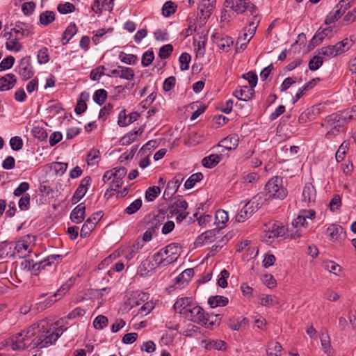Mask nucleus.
I'll return each mask as SVG.
<instances>
[{
	"label": "nucleus",
	"instance_id": "11",
	"mask_svg": "<svg viewBox=\"0 0 356 356\" xmlns=\"http://www.w3.org/2000/svg\"><path fill=\"white\" fill-rule=\"evenodd\" d=\"M17 83V78L14 74H7L0 78V90L6 91L12 89Z\"/></svg>",
	"mask_w": 356,
	"mask_h": 356
},
{
	"label": "nucleus",
	"instance_id": "59",
	"mask_svg": "<svg viewBox=\"0 0 356 356\" xmlns=\"http://www.w3.org/2000/svg\"><path fill=\"white\" fill-rule=\"evenodd\" d=\"M35 6L36 5L33 1L25 2L22 6V10L24 15L30 16L35 10Z\"/></svg>",
	"mask_w": 356,
	"mask_h": 356
},
{
	"label": "nucleus",
	"instance_id": "23",
	"mask_svg": "<svg viewBox=\"0 0 356 356\" xmlns=\"http://www.w3.org/2000/svg\"><path fill=\"white\" fill-rule=\"evenodd\" d=\"M42 334L43 336V340L45 343L44 346H46V347L54 344L61 335V334H59L58 332H55L52 331L51 329L47 330L46 331H43Z\"/></svg>",
	"mask_w": 356,
	"mask_h": 356
},
{
	"label": "nucleus",
	"instance_id": "37",
	"mask_svg": "<svg viewBox=\"0 0 356 356\" xmlns=\"http://www.w3.org/2000/svg\"><path fill=\"white\" fill-rule=\"evenodd\" d=\"M107 96V92L104 89H99L95 92L93 100L96 104L102 106L106 102Z\"/></svg>",
	"mask_w": 356,
	"mask_h": 356
},
{
	"label": "nucleus",
	"instance_id": "40",
	"mask_svg": "<svg viewBox=\"0 0 356 356\" xmlns=\"http://www.w3.org/2000/svg\"><path fill=\"white\" fill-rule=\"evenodd\" d=\"M119 59L127 65H134L138 60L137 56L134 54H127L123 51H120L119 54Z\"/></svg>",
	"mask_w": 356,
	"mask_h": 356
},
{
	"label": "nucleus",
	"instance_id": "56",
	"mask_svg": "<svg viewBox=\"0 0 356 356\" xmlns=\"http://www.w3.org/2000/svg\"><path fill=\"white\" fill-rule=\"evenodd\" d=\"M177 6L172 1H166L163 6V15L169 17L176 12Z\"/></svg>",
	"mask_w": 356,
	"mask_h": 356
},
{
	"label": "nucleus",
	"instance_id": "21",
	"mask_svg": "<svg viewBox=\"0 0 356 356\" xmlns=\"http://www.w3.org/2000/svg\"><path fill=\"white\" fill-rule=\"evenodd\" d=\"M229 303V299L222 296H211L208 298V304L211 308L225 307Z\"/></svg>",
	"mask_w": 356,
	"mask_h": 356
},
{
	"label": "nucleus",
	"instance_id": "1",
	"mask_svg": "<svg viewBox=\"0 0 356 356\" xmlns=\"http://www.w3.org/2000/svg\"><path fill=\"white\" fill-rule=\"evenodd\" d=\"M353 115H349L346 111L334 113L327 115L321 122V126L329 131L325 134V138L332 139L334 136L342 131L348 120H353Z\"/></svg>",
	"mask_w": 356,
	"mask_h": 356
},
{
	"label": "nucleus",
	"instance_id": "31",
	"mask_svg": "<svg viewBox=\"0 0 356 356\" xmlns=\"http://www.w3.org/2000/svg\"><path fill=\"white\" fill-rule=\"evenodd\" d=\"M326 233L331 237L342 236L345 237L346 232L343 228L340 225H330L326 229Z\"/></svg>",
	"mask_w": 356,
	"mask_h": 356
},
{
	"label": "nucleus",
	"instance_id": "55",
	"mask_svg": "<svg viewBox=\"0 0 356 356\" xmlns=\"http://www.w3.org/2000/svg\"><path fill=\"white\" fill-rule=\"evenodd\" d=\"M119 69H121L120 78L127 80H132L134 77V71L131 67L118 66Z\"/></svg>",
	"mask_w": 356,
	"mask_h": 356
},
{
	"label": "nucleus",
	"instance_id": "17",
	"mask_svg": "<svg viewBox=\"0 0 356 356\" xmlns=\"http://www.w3.org/2000/svg\"><path fill=\"white\" fill-rule=\"evenodd\" d=\"M254 213L255 211L252 209V207L247 202L236 216V220L238 222H244Z\"/></svg>",
	"mask_w": 356,
	"mask_h": 356
},
{
	"label": "nucleus",
	"instance_id": "49",
	"mask_svg": "<svg viewBox=\"0 0 356 356\" xmlns=\"http://www.w3.org/2000/svg\"><path fill=\"white\" fill-rule=\"evenodd\" d=\"M323 63V58L319 56H314L309 62V69L312 71L317 70Z\"/></svg>",
	"mask_w": 356,
	"mask_h": 356
},
{
	"label": "nucleus",
	"instance_id": "7",
	"mask_svg": "<svg viewBox=\"0 0 356 356\" xmlns=\"http://www.w3.org/2000/svg\"><path fill=\"white\" fill-rule=\"evenodd\" d=\"M183 180L184 177L179 173L176 175L171 181H169L163 193V198L166 199V197L171 198L177 191Z\"/></svg>",
	"mask_w": 356,
	"mask_h": 356
},
{
	"label": "nucleus",
	"instance_id": "57",
	"mask_svg": "<svg viewBox=\"0 0 356 356\" xmlns=\"http://www.w3.org/2000/svg\"><path fill=\"white\" fill-rule=\"evenodd\" d=\"M15 60L13 56H8L3 58L0 63V72L10 69L13 66Z\"/></svg>",
	"mask_w": 356,
	"mask_h": 356
},
{
	"label": "nucleus",
	"instance_id": "29",
	"mask_svg": "<svg viewBox=\"0 0 356 356\" xmlns=\"http://www.w3.org/2000/svg\"><path fill=\"white\" fill-rule=\"evenodd\" d=\"M155 268L156 267L154 266V264L150 260H143L138 268V274L140 276H145Z\"/></svg>",
	"mask_w": 356,
	"mask_h": 356
},
{
	"label": "nucleus",
	"instance_id": "28",
	"mask_svg": "<svg viewBox=\"0 0 356 356\" xmlns=\"http://www.w3.org/2000/svg\"><path fill=\"white\" fill-rule=\"evenodd\" d=\"M89 95L86 92H81L80 95L81 99L77 101L74 111L77 115H81L87 109V104L85 100L88 99Z\"/></svg>",
	"mask_w": 356,
	"mask_h": 356
},
{
	"label": "nucleus",
	"instance_id": "52",
	"mask_svg": "<svg viewBox=\"0 0 356 356\" xmlns=\"http://www.w3.org/2000/svg\"><path fill=\"white\" fill-rule=\"evenodd\" d=\"M154 59V51L152 50H147L142 56L141 64L143 67H147L152 63Z\"/></svg>",
	"mask_w": 356,
	"mask_h": 356
},
{
	"label": "nucleus",
	"instance_id": "61",
	"mask_svg": "<svg viewBox=\"0 0 356 356\" xmlns=\"http://www.w3.org/2000/svg\"><path fill=\"white\" fill-rule=\"evenodd\" d=\"M10 145L13 150L19 151L23 147V140L19 136H14L10 138Z\"/></svg>",
	"mask_w": 356,
	"mask_h": 356
},
{
	"label": "nucleus",
	"instance_id": "38",
	"mask_svg": "<svg viewBox=\"0 0 356 356\" xmlns=\"http://www.w3.org/2000/svg\"><path fill=\"white\" fill-rule=\"evenodd\" d=\"M161 192L159 186H151L149 187L145 192V199L148 202L154 200Z\"/></svg>",
	"mask_w": 356,
	"mask_h": 356
},
{
	"label": "nucleus",
	"instance_id": "6",
	"mask_svg": "<svg viewBox=\"0 0 356 356\" xmlns=\"http://www.w3.org/2000/svg\"><path fill=\"white\" fill-rule=\"evenodd\" d=\"M181 246L179 243H172L163 248L165 255V263L170 264L175 262L180 255Z\"/></svg>",
	"mask_w": 356,
	"mask_h": 356
},
{
	"label": "nucleus",
	"instance_id": "10",
	"mask_svg": "<svg viewBox=\"0 0 356 356\" xmlns=\"http://www.w3.org/2000/svg\"><path fill=\"white\" fill-rule=\"evenodd\" d=\"M254 94V88L250 86H242L239 90H235L233 92V95L236 97L238 100L247 102L251 99Z\"/></svg>",
	"mask_w": 356,
	"mask_h": 356
},
{
	"label": "nucleus",
	"instance_id": "43",
	"mask_svg": "<svg viewBox=\"0 0 356 356\" xmlns=\"http://www.w3.org/2000/svg\"><path fill=\"white\" fill-rule=\"evenodd\" d=\"M75 9L76 8L74 5L70 2L60 3L57 6V10L63 15L73 13L75 10Z\"/></svg>",
	"mask_w": 356,
	"mask_h": 356
},
{
	"label": "nucleus",
	"instance_id": "19",
	"mask_svg": "<svg viewBox=\"0 0 356 356\" xmlns=\"http://www.w3.org/2000/svg\"><path fill=\"white\" fill-rule=\"evenodd\" d=\"M213 38L217 39V44L220 49L228 52L230 49V47L233 44L234 41L232 37L226 35L225 37L219 38L216 34L212 35Z\"/></svg>",
	"mask_w": 356,
	"mask_h": 356
},
{
	"label": "nucleus",
	"instance_id": "39",
	"mask_svg": "<svg viewBox=\"0 0 356 356\" xmlns=\"http://www.w3.org/2000/svg\"><path fill=\"white\" fill-rule=\"evenodd\" d=\"M108 319L104 315L97 316L93 321V327L96 330H102L108 325Z\"/></svg>",
	"mask_w": 356,
	"mask_h": 356
},
{
	"label": "nucleus",
	"instance_id": "3",
	"mask_svg": "<svg viewBox=\"0 0 356 356\" xmlns=\"http://www.w3.org/2000/svg\"><path fill=\"white\" fill-rule=\"evenodd\" d=\"M265 191L269 197L284 200L287 190L282 186V178L278 176L271 178L265 186Z\"/></svg>",
	"mask_w": 356,
	"mask_h": 356
},
{
	"label": "nucleus",
	"instance_id": "4",
	"mask_svg": "<svg viewBox=\"0 0 356 356\" xmlns=\"http://www.w3.org/2000/svg\"><path fill=\"white\" fill-rule=\"evenodd\" d=\"M184 316L188 321L200 325V323H204V317H208V315L202 307L193 301L191 307H188Z\"/></svg>",
	"mask_w": 356,
	"mask_h": 356
},
{
	"label": "nucleus",
	"instance_id": "54",
	"mask_svg": "<svg viewBox=\"0 0 356 356\" xmlns=\"http://www.w3.org/2000/svg\"><path fill=\"white\" fill-rule=\"evenodd\" d=\"M242 77L244 79L248 81L249 86H250L251 88H254L256 86L258 81V77L257 74L254 72L250 71L248 73L243 74L242 75Z\"/></svg>",
	"mask_w": 356,
	"mask_h": 356
},
{
	"label": "nucleus",
	"instance_id": "60",
	"mask_svg": "<svg viewBox=\"0 0 356 356\" xmlns=\"http://www.w3.org/2000/svg\"><path fill=\"white\" fill-rule=\"evenodd\" d=\"M99 151L96 149H91L87 156V163L88 165H94L98 163L97 161H95L97 159L99 158Z\"/></svg>",
	"mask_w": 356,
	"mask_h": 356
},
{
	"label": "nucleus",
	"instance_id": "58",
	"mask_svg": "<svg viewBox=\"0 0 356 356\" xmlns=\"http://www.w3.org/2000/svg\"><path fill=\"white\" fill-rule=\"evenodd\" d=\"M18 73L23 81H27L31 79L34 75V70L32 66L18 70Z\"/></svg>",
	"mask_w": 356,
	"mask_h": 356
},
{
	"label": "nucleus",
	"instance_id": "27",
	"mask_svg": "<svg viewBox=\"0 0 356 356\" xmlns=\"http://www.w3.org/2000/svg\"><path fill=\"white\" fill-rule=\"evenodd\" d=\"M282 347L277 341H271L268 343L266 354L268 356H280Z\"/></svg>",
	"mask_w": 356,
	"mask_h": 356
},
{
	"label": "nucleus",
	"instance_id": "33",
	"mask_svg": "<svg viewBox=\"0 0 356 356\" xmlns=\"http://www.w3.org/2000/svg\"><path fill=\"white\" fill-rule=\"evenodd\" d=\"M203 179V174L202 172H197L193 174L189 178L185 181L184 187L186 189L192 188L197 182L200 181Z\"/></svg>",
	"mask_w": 356,
	"mask_h": 356
},
{
	"label": "nucleus",
	"instance_id": "9",
	"mask_svg": "<svg viewBox=\"0 0 356 356\" xmlns=\"http://www.w3.org/2000/svg\"><path fill=\"white\" fill-rule=\"evenodd\" d=\"M193 301V299L189 297L179 298L175 302L173 309L175 312L184 316L188 307H191Z\"/></svg>",
	"mask_w": 356,
	"mask_h": 356
},
{
	"label": "nucleus",
	"instance_id": "51",
	"mask_svg": "<svg viewBox=\"0 0 356 356\" xmlns=\"http://www.w3.org/2000/svg\"><path fill=\"white\" fill-rule=\"evenodd\" d=\"M25 238H30V235H26V236L23 237L22 238L19 239L15 245V250L18 253H22L23 251H26L29 248V243L26 240H25Z\"/></svg>",
	"mask_w": 356,
	"mask_h": 356
},
{
	"label": "nucleus",
	"instance_id": "14",
	"mask_svg": "<svg viewBox=\"0 0 356 356\" xmlns=\"http://www.w3.org/2000/svg\"><path fill=\"white\" fill-rule=\"evenodd\" d=\"M238 137L237 135H229L222 139L218 146L223 147L227 149L232 150L235 149L238 145Z\"/></svg>",
	"mask_w": 356,
	"mask_h": 356
},
{
	"label": "nucleus",
	"instance_id": "64",
	"mask_svg": "<svg viewBox=\"0 0 356 356\" xmlns=\"http://www.w3.org/2000/svg\"><path fill=\"white\" fill-rule=\"evenodd\" d=\"M27 27L26 23L17 22L15 23V27L11 29V31H13L17 35H20L19 38L24 37L25 33V29Z\"/></svg>",
	"mask_w": 356,
	"mask_h": 356
},
{
	"label": "nucleus",
	"instance_id": "63",
	"mask_svg": "<svg viewBox=\"0 0 356 356\" xmlns=\"http://www.w3.org/2000/svg\"><path fill=\"white\" fill-rule=\"evenodd\" d=\"M292 226L294 228L306 227L307 226V218L299 213L297 218L292 221Z\"/></svg>",
	"mask_w": 356,
	"mask_h": 356
},
{
	"label": "nucleus",
	"instance_id": "26",
	"mask_svg": "<svg viewBox=\"0 0 356 356\" xmlns=\"http://www.w3.org/2000/svg\"><path fill=\"white\" fill-rule=\"evenodd\" d=\"M204 323H200L202 326H204L205 328L209 330H213L214 327H217L220 325L221 319H222V315L221 314H216L214 315V319L209 318V315H208V317H204Z\"/></svg>",
	"mask_w": 356,
	"mask_h": 356
},
{
	"label": "nucleus",
	"instance_id": "12",
	"mask_svg": "<svg viewBox=\"0 0 356 356\" xmlns=\"http://www.w3.org/2000/svg\"><path fill=\"white\" fill-rule=\"evenodd\" d=\"M85 213L86 207L83 203H81L71 211L70 219L74 223H81L85 218Z\"/></svg>",
	"mask_w": 356,
	"mask_h": 356
},
{
	"label": "nucleus",
	"instance_id": "30",
	"mask_svg": "<svg viewBox=\"0 0 356 356\" xmlns=\"http://www.w3.org/2000/svg\"><path fill=\"white\" fill-rule=\"evenodd\" d=\"M75 282V278L70 277L68 280H67L64 284L61 285V286L57 290L56 293H54V296L55 298L58 297V298H61L62 296L70 290V289L74 285Z\"/></svg>",
	"mask_w": 356,
	"mask_h": 356
},
{
	"label": "nucleus",
	"instance_id": "46",
	"mask_svg": "<svg viewBox=\"0 0 356 356\" xmlns=\"http://www.w3.org/2000/svg\"><path fill=\"white\" fill-rule=\"evenodd\" d=\"M106 68L104 65H99L96 68L93 69L90 74V78L92 81H97L100 79L101 76L104 75L110 76L109 74H106L104 73Z\"/></svg>",
	"mask_w": 356,
	"mask_h": 356
},
{
	"label": "nucleus",
	"instance_id": "15",
	"mask_svg": "<svg viewBox=\"0 0 356 356\" xmlns=\"http://www.w3.org/2000/svg\"><path fill=\"white\" fill-rule=\"evenodd\" d=\"M302 200L305 202L309 203L314 201L316 198V189L311 183H306L302 191Z\"/></svg>",
	"mask_w": 356,
	"mask_h": 356
},
{
	"label": "nucleus",
	"instance_id": "2",
	"mask_svg": "<svg viewBox=\"0 0 356 356\" xmlns=\"http://www.w3.org/2000/svg\"><path fill=\"white\" fill-rule=\"evenodd\" d=\"M37 327L31 326L12 337L11 346L14 350H23L28 348L27 341L36 335Z\"/></svg>",
	"mask_w": 356,
	"mask_h": 356
},
{
	"label": "nucleus",
	"instance_id": "36",
	"mask_svg": "<svg viewBox=\"0 0 356 356\" xmlns=\"http://www.w3.org/2000/svg\"><path fill=\"white\" fill-rule=\"evenodd\" d=\"M318 54L326 58H332L339 55L334 45L322 47L319 49Z\"/></svg>",
	"mask_w": 356,
	"mask_h": 356
},
{
	"label": "nucleus",
	"instance_id": "18",
	"mask_svg": "<svg viewBox=\"0 0 356 356\" xmlns=\"http://www.w3.org/2000/svg\"><path fill=\"white\" fill-rule=\"evenodd\" d=\"M353 35L350 38H346L343 40L338 42L334 44L335 49L337 51L339 55L349 50L351 47L354 44V40L353 39Z\"/></svg>",
	"mask_w": 356,
	"mask_h": 356
},
{
	"label": "nucleus",
	"instance_id": "44",
	"mask_svg": "<svg viewBox=\"0 0 356 356\" xmlns=\"http://www.w3.org/2000/svg\"><path fill=\"white\" fill-rule=\"evenodd\" d=\"M142 207V200L138 198L131 203L124 210V212L129 215L136 213Z\"/></svg>",
	"mask_w": 356,
	"mask_h": 356
},
{
	"label": "nucleus",
	"instance_id": "53",
	"mask_svg": "<svg viewBox=\"0 0 356 356\" xmlns=\"http://www.w3.org/2000/svg\"><path fill=\"white\" fill-rule=\"evenodd\" d=\"M173 51V47L170 44H165L159 49V56L161 59L168 58Z\"/></svg>",
	"mask_w": 356,
	"mask_h": 356
},
{
	"label": "nucleus",
	"instance_id": "47",
	"mask_svg": "<svg viewBox=\"0 0 356 356\" xmlns=\"http://www.w3.org/2000/svg\"><path fill=\"white\" fill-rule=\"evenodd\" d=\"M248 202L252 207V209L256 212L261 207L263 204V197L261 194H257Z\"/></svg>",
	"mask_w": 356,
	"mask_h": 356
},
{
	"label": "nucleus",
	"instance_id": "16",
	"mask_svg": "<svg viewBox=\"0 0 356 356\" xmlns=\"http://www.w3.org/2000/svg\"><path fill=\"white\" fill-rule=\"evenodd\" d=\"M194 275L193 268H187L180 273L175 279V284L179 287H183L185 284H188Z\"/></svg>",
	"mask_w": 356,
	"mask_h": 356
},
{
	"label": "nucleus",
	"instance_id": "32",
	"mask_svg": "<svg viewBox=\"0 0 356 356\" xmlns=\"http://www.w3.org/2000/svg\"><path fill=\"white\" fill-rule=\"evenodd\" d=\"M55 20V13L51 10H46L40 15V23L43 26H47Z\"/></svg>",
	"mask_w": 356,
	"mask_h": 356
},
{
	"label": "nucleus",
	"instance_id": "48",
	"mask_svg": "<svg viewBox=\"0 0 356 356\" xmlns=\"http://www.w3.org/2000/svg\"><path fill=\"white\" fill-rule=\"evenodd\" d=\"M21 38L19 36L17 35L15 39L11 40L10 42H7L6 43V47L9 51H19L22 48V45L18 42V40H20Z\"/></svg>",
	"mask_w": 356,
	"mask_h": 356
},
{
	"label": "nucleus",
	"instance_id": "45",
	"mask_svg": "<svg viewBox=\"0 0 356 356\" xmlns=\"http://www.w3.org/2000/svg\"><path fill=\"white\" fill-rule=\"evenodd\" d=\"M44 341L43 340V336L42 334H40L39 336H37L35 337L31 343L28 345V348H30L31 349H35V348H47L46 346H44Z\"/></svg>",
	"mask_w": 356,
	"mask_h": 356
},
{
	"label": "nucleus",
	"instance_id": "24",
	"mask_svg": "<svg viewBox=\"0 0 356 356\" xmlns=\"http://www.w3.org/2000/svg\"><path fill=\"white\" fill-rule=\"evenodd\" d=\"M221 161V156L217 154H212L205 156L202 160V164L204 168H213L216 166Z\"/></svg>",
	"mask_w": 356,
	"mask_h": 356
},
{
	"label": "nucleus",
	"instance_id": "50",
	"mask_svg": "<svg viewBox=\"0 0 356 356\" xmlns=\"http://www.w3.org/2000/svg\"><path fill=\"white\" fill-rule=\"evenodd\" d=\"M191 55L186 52L182 53L179 58L180 63V69L181 70H187L189 68V63L191 61Z\"/></svg>",
	"mask_w": 356,
	"mask_h": 356
},
{
	"label": "nucleus",
	"instance_id": "5",
	"mask_svg": "<svg viewBox=\"0 0 356 356\" xmlns=\"http://www.w3.org/2000/svg\"><path fill=\"white\" fill-rule=\"evenodd\" d=\"M104 213L102 211L93 213L83 223L81 231L80 236L81 238L88 237L91 232L95 229L96 224L102 218Z\"/></svg>",
	"mask_w": 356,
	"mask_h": 356
},
{
	"label": "nucleus",
	"instance_id": "25",
	"mask_svg": "<svg viewBox=\"0 0 356 356\" xmlns=\"http://www.w3.org/2000/svg\"><path fill=\"white\" fill-rule=\"evenodd\" d=\"M78 29L75 23H70L63 33L61 40L62 44L65 45L77 33Z\"/></svg>",
	"mask_w": 356,
	"mask_h": 356
},
{
	"label": "nucleus",
	"instance_id": "35",
	"mask_svg": "<svg viewBox=\"0 0 356 356\" xmlns=\"http://www.w3.org/2000/svg\"><path fill=\"white\" fill-rule=\"evenodd\" d=\"M334 11L330 12L326 17L325 24L328 25L337 21L344 14L339 8Z\"/></svg>",
	"mask_w": 356,
	"mask_h": 356
},
{
	"label": "nucleus",
	"instance_id": "42",
	"mask_svg": "<svg viewBox=\"0 0 356 356\" xmlns=\"http://www.w3.org/2000/svg\"><path fill=\"white\" fill-rule=\"evenodd\" d=\"M32 134L41 141L46 140L48 136L46 129L40 127H34L32 129Z\"/></svg>",
	"mask_w": 356,
	"mask_h": 356
},
{
	"label": "nucleus",
	"instance_id": "62",
	"mask_svg": "<svg viewBox=\"0 0 356 356\" xmlns=\"http://www.w3.org/2000/svg\"><path fill=\"white\" fill-rule=\"evenodd\" d=\"M49 60L48 49L43 47L38 53V61L40 64L47 63Z\"/></svg>",
	"mask_w": 356,
	"mask_h": 356
},
{
	"label": "nucleus",
	"instance_id": "34",
	"mask_svg": "<svg viewBox=\"0 0 356 356\" xmlns=\"http://www.w3.org/2000/svg\"><path fill=\"white\" fill-rule=\"evenodd\" d=\"M229 220V216L227 211L222 209H218L215 215V224L219 226L220 224L224 225Z\"/></svg>",
	"mask_w": 356,
	"mask_h": 356
},
{
	"label": "nucleus",
	"instance_id": "13",
	"mask_svg": "<svg viewBox=\"0 0 356 356\" xmlns=\"http://www.w3.org/2000/svg\"><path fill=\"white\" fill-rule=\"evenodd\" d=\"M144 131V127L141 126L138 130H132L126 134L120 140V143L122 145H129L136 140L138 135H141Z\"/></svg>",
	"mask_w": 356,
	"mask_h": 356
},
{
	"label": "nucleus",
	"instance_id": "20",
	"mask_svg": "<svg viewBox=\"0 0 356 356\" xmlns=\"http://www.w3.org/2000/svg\"><path fill=\"white\" fill-rule=\"evenodd\" d=\"M242 9L240 7L237 9V13L241 14L244 13L245 10H249L252 15H253L254 19H257L258 18V9L257 6L252 3L250 0H242Z\"/></svg>",
	"mask_w": 356,
	"mask_h": 356
},
{
	"label": "nucleus",
	"instance_id": "22",
	"mask_svg": "<svg viewBox=\"0 0 356 356\" xmlns=\"http://www.w3.org/2000/svg\"><path fill=\"white\" fill-rule=\"evenodd\" d=\"M320 81L319 78H315L312 79L308 83H305L302 88H300L296 92L295 97L293 98V103L298 102L305 94V92L312 88H313L318 81Z\"/></svg>",
	"mask_w": 356,
	"mask_h": 356
},
{
	"label": "nucleus",
	"instance_id": "41",
	"mask_svg": "<svg viewBox=\"0 0 356 356\" xmlns=\"http://www.w3.org/2000/svg\"><path fill=\"white\" fill-rule=\"evenodd\" d=\"M165 254L163 250V248L161 249L159 252L155 253L153 257V261H155L156 266V267H160V266H166L168 265V264L165 263V257H164Z\"/></svg>",
	"mask_w": 356,
	"mask_h": 356
},
{
	"label": "nucleus",
	"instance_id": "8",
	"mask_svg": "<svg viewBox=\"0 0 356 356\" xmlns=\"http://www.w3.org/2000/svg\"><path fill=\"white\" fill-rule=\"evenodd\" d=\"M222 228H223V226L219 228L207 230L200 234L195 241V246L199 247L205 243L213 242L216 239V234L219 232Z\"/></svg>",
	"mask_w": 356,
	"mask_h": 356
}]
</instances>
